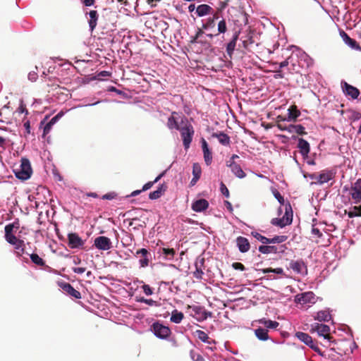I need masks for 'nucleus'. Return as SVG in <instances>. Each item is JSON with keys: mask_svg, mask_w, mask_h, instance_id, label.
I'll list each match as a JSON object with an SVG mask.
<instances>
[{"mask_svg": "<svg viewBox=\"0 0 361 361\" xmlns=\"http://www.w3.org/2000/svg\"><path fill=\"white\" fill-rule=\"evenodd\" d=\"M181 125L182 126L178 130L180 133L184 148L187 150L190 147V143L192 140L195 130L192 124L185 117L182 118Z\"/></svg>", "mask_w": 361, "mask_h": 361, "instance_id": "f257e3e1", "label": "nucleus"}, {"mask_svg": "<svg viewBox=\"0 0 361 361\" xmlns=\"http://www.w3.org/2000/svg\"><path fill=\"white\" fill-rule=\"evenodd\" d=\"M14 172L18 179L25 180L30 178L32 173L30 161L27 159L22 158L20 168L16 169Z\"/></svg>", "mask_w": 361, "mask_h": 361, "instance_id": "f03ea898", "label": "nucleus"}, {"mask_svg": "<svg viewBox=\"0 0 361 361\" xmlns=\"http://www.w3.org/2000/svg\"><path fill=\"white\" fill-rule=\"evenodd\" d=\"M310 332H317L318 336H323L330 342L333 339V337L330 335V327L326 324L314 323L311 325Z\"/></svg>", "mask_w": 361, "mask_h": 361, "instance_id": "7ed1b4c3", "label": "nucleus"}, {"mask_svg": "<svg viewBox=\"0 0 361 361\" xmlns=\"http://www.w3.org/2000/svg\"><path fill=\"white\" fill-rule=\"evenodd\" d=\"M152 329L154 335L161 339L167 338L171 333L169 327L159 322H154L152 326Z\"/></svg>", "mask_w": 361, "mask_h": 361, "instance_id": "20e7f679", "label": "nucleus"}, {"mask_svg": "<svg viewBox=\"0 0 361 361\" xmlns=\"http://www.w3.org/2000/svg\"><path fill=\"white\" fill-rule=\"evenodd\" d=\"M135 256L140 257L139 263L141 267L145 268L149 266V262L152 259V256L149 252L145 248H141L136 251Z\"/></svg>", "mask_w": 361, "mask_h": 361, "instance_id": "39448f33", "label": "nucleus"}, {"mask_svg": "<svg viewBox=\"0 0 361 361\" xmlns=\"http://www.w3.org/2000/svg\"><path fill=\"white\" fill-rule=\"evenodd\" d=\"M350 195L355 204H358L361 202V178H358L352 184L350 189Z\"/></svg>", "mask_w": 361, "mask_h": 361, "instance_id": "423d86ee", "label": "nucleus"}, {"mask_svg": "<svg viewBox=\"0 0 361 361\" xmlns=\"http://www.w3.org/2000/svg\"><path fill=\"white\" fill-rule=\"evenodd\" d=\"M94 246L99 250H108L113 247L110 238L106 236L97 237L94 240Z\"/></svg>", "mask_w": 361, "mask_h": 361, "instance_id": "0eeeda50", "label": "nucleus"}, {"mask_svg": "<svg viewBox=\"0 0 361 361\" xmlns=\"http://www.w3.org/2000/svg\"><path fill=\"white\" fill-rule=\"evenodd\" d=\"M295 336L302 342L305 343L310 348L313 349L315 352H319V348L314 343L312 338L307 334L298 331L295 334Z\"/></svg>", "mask_w": 361, "mask_h": 361, "instance_id": "6e6552de", "label": "nucleus"}, {"mask_svg": "<svg viewBox=\"0 0 361 361\" xmlns=\"http://www.w3.org/2000/svg\"><path fill=\"white\" fill-rule=\"evenodd\" d=\"M68 245L72 249L80 248L85 244V241L76 233H68Z\"/></svg>", "mask_w": 361, "mask_h": 361, "instance_id": "1a4fd4ad", "label": "nucleus"}, {"mask_svg": "<svg viewBox=\"0 0 361 361\" xmlns=\"http://www.w3.org/2000/svg\"><path fill=\"white\" fill-rule=\"evenodd\" d=\"M14 224H9L5 226V239L11 245H16L20 243V239L18 238L13 233Z\"/></svg>", "mask_w": 361, "mask_h": 361, "instance_id": "9d476101", "label": "nucleus"}, {"mask_svg": "<svg viewBox=\"0 0 361 361\" xmlns=\"http://www.w3.org/2000/svg\"><path fill=\"white\" fill-rule=\"evenodd\" d=\"M314 294L312 292H305L298 294L295 297V302L297 303L305 305L314 302Z\"/></svg>", "mask_w": 361, "mask_h": 361, "instance_id": "9b49d317", "label": "nucleus"}, {"mask_svg": "<svg viewBox=\"0 0 361 361\" xmlns=\"http://www.w3.org/2000/svg\"><path fill=\"white\" fill-rule=\"evenodd\" d=\"M58 285L70 296L75 299L81 298L80 293L75 290L70 283L66 282H59Z\"/></svg>", "mask_w": 361, "mask_h": 361, "instance_id": "f8f14e48", "label": "nucleus"}, {"mask_svg": "<svg viewBox=\"0 0 361 361\" xmlns=\"http://www.w3.org/2000/svg\"><path fill=\"white\" fill-rule=\"evenodd\" d=\"M340 36L348 46L351 49L361 51V47L353 39L350 38L349 35L343 30H340Z\"/></svg>", "mask_w": 361, "mask_h": 361, "instance_id": "ddd939ff", "label": "nucleus"}, {"mask_svg": "<svg viewBox=\"0 0 361 361\" xmlns=\"http://www.w3.org/2000/svg\"><path fill=\"white\" fill-rule=\"evenodd\" d=\"M240 33V30H234V32L232 36V39L231 41L227 44L226 46V53L229 56L230 58H232V55L233 54V51L235 50L237 41L239 38V35Z\"/></svg>", "mask_w": 361, "mask_h": 361, "instance_id": "4468645a", "label": "nucleus"}, {"mask_svg": "<svg viewBox=\"0 0 361 361\" xmlns=\"http://www.w3.org/2000/svg\"><path fill=\"white\" fill-rule=\"evenodd\" d=\"M336 172L333 170H323L319 173L318 184L322 185L334 178Z\"/></svg>", "mask_w": 361, "mask_h": 361, "instance_id": "2eb2a0df", "label": "nucleus"}, {"mask_svg": "<svg viewBox=\"0 0 361 361\" xmlns=\"http://www.w3.org/2000/svg\"><path fill=\"white\" fill-rule=\"evenodd\" d=\"M289 268L298 274H302L303 272V269L305 270L306 274L307 272V266L301 259L298 260H291L289 263Z\"/></svg>", "mask_w": 361, "mask_h": 361, "instance_id": "dca6fc26", "label": "nucleus"}, {"mask_svg": "<svg viewBox=\"0 0 361 361\" xmlns=\"http://www.w3.org/2000/svg\"><path fill=\"white\" fill-rule=\"evenodd\" d=\"M226 166L231 168V171L234 173L235 176L239 178H243L246 176L245 173L243 171L242 168L239 164L235 163L234 161H228L226 162Z\"/></svg>", "mask_w": 361, "mask_h": 361, "instance_id": "f3484780", "label": "nucleus"}, {"mask_svg": "<svg viewBox=\"0 0 361 361\" xmlns=\"http://www.w3.org/2000/svg\"><path fill=\"white\" fill-rule=\"evenodd\" d=\"M297 147L303 157H307L310 151V145L309 142L303 138H298Z\"/></svg>", "mask_w": 361, "mask_h": 361, "instance_id": "a211bd4d", "label": "nucleus"}, {"mask_svg": "<svg viewBox=\"0 0 361 361\" xmlns=\"http://www.w3.org/2000/svg\"><path fill=\"white\" fill-rule=\"evenodd\" d=\"M236 245L240 252H247L250 248V244L248 240L243 236H238L236 238Z\"/></svg>", "mask_w": 361, "mask_h": 361, "instance_id": "6ab92c4d", "label": "nucleus"}, {"mask_svg": "<svg viewBox=\"0 0 361 361\" xmlns=\"http://www.w3.org/2000/svg\"><path fill=\"white\" fill-rule=\"evenodd\" d=\"M209 207V202L205 199H200L192 204V209L196 212H201L206 210Z\"/></svg>", "mask_w": 361, "mask_h": 361, "instance_id": "aec40b11", "label": "nucleus"}, {"mask_svg": "<svg viewBox=\"0 0 361 361\" xmlns=\"http://www.w3.org/2000/svg\"><path fill=\"white\" fill-rule=\"evenodd\" d=\"M202 148L204 154V159L207 166L210 165L212 160V152L209 149L208 144L204 138L201 140Z\"/></svg>", "mask_w": 361, "mask_h": 361, "instance_id": "412c9836", "label": "nucleus"}, {"mask_svg": "<svg viewBox=\"0 0 361 361\" xmlns=\"http://www.w3.org/2000/svg\"><path fill=\"white\" fill-rule=\"evenodd\" d=\"M213 8L207 4H201L196 8L195 13L198 17H202L213 13Z\"/></svg>", "mask_w": 361, "mask_h": 361, "instance_id": "4be33fe9", "label": "nucleus"}, {"mask_svg": "<svg viewBox=\"0 0 361 361\" xmlns=\"http://www.w3.org/2000/svg\"><path fill=\"white\" fill-rule=\"evenodd\" d=\"M343 87L344 92L347 95L350 96L353 99H357L358 97L360 94V91L357 87L348 84L346 82H344Z\"/></svg>", "mask_w": 361, "mask_h": 361, "instance_id": "5701e85b", "label": "nucleus"}, {"mask_svg": "<svg viewBox=\"0 0 361 361\" xmlns=\"http://www.w3.org/2000/svg\"><path fill=\"white\" fill-rule=\"evenodd\" d=\"M301 113L295 105H292L288 109L287 121H296Z\"/></svg>", "mask_w": 361, "mask_h": 361, "instance_id": "b1692460", "label": "nucleus"}, {"mask_svg": "<svg viewBox=\"0 0 361 361\" xmlns=\"http://www.w3.org/2000/svg\"><path fill=\"white\" fill-rule=\"evenodd\" d=\"M204 259L203 258L200 259L198 261H196L195 271L193 272V276L197 279H202L204 272L202 271V267H204Z\"/></svg>", "mask_w": 361, "mask_h": 361, "instance_id": "393cba45", "label": "nucleus"}, {"mask_svg": "<svg viewBox=\"0 0 361 361\" xmlns=\"http://www.w3.org/2000/svg\"><path fill=\"white\" fill-rule=\"evenodd\" d=\"M212 136L213 137H216L218 139L219 142L222 145L228 146L230 145L231 140H230L229 136L223 132L214 133Z\"/></svg>", "mask_w": 361, "mask_h": 361, "instance_id": "a878e982", "label": "nucleus"}, {"mask_svg": "<svg viewBox=\"0 0 361 361\" xmlns=\"http://www.w3.org/2000/svg\"><path fill=\"white\" fill-rule=\"evenodd\" d=\"M89 15H90V20L88 21V23H89L90 29L91 30V32H92L95 29V27L97 25L99 14L97 11L92 10L89 12Z\"/></svg>", "mask_w": 361, "mask_h": 361, "instance_id": "bb28decb", "label": "nucleus"}, {"mask_svg": "<svg viewBox=\"0 0 361 361\" xmlns=\"http://www.w3.org/2000/svg\"><path fill=\"white\" fill-rule=\"evenodd\" d=\"M166 189H167L166 185H165V184L160 185L156 190L151 192L149 194V198L150 200H157V199L159 198L164 193V192L166 190Z\"/></svg>", "mask_w": 361, "mask_h": 361, "instance_id": "cd10ccee", "label": "nucleus"}, {"mask_svg": "<svg viewBox=\"0 0 361 361\" xmlns=\"http://www.w3.org/2000/svg\"><path fill=\"white\" fill-rule=\"evenodd\" d=\"M282 218L287 225H290L293 221V211L289 202L285 204V214Z\"/></svg>", "mask_w": 361, "mask_h": 361, "instance_id": "c85d7f7f", "label": "nucleus"}, {"mask_svg": "<svg viewBox=\"0 0 361 361\" xmlns=\"http://www.w3.org/2000/svg\"><path fill=\"white\" fill-rule=\"evenodd\" d=\"M194 335L197 337L198 339L202 341L204 343H207L208 344L215 343V341L211 339L207 334L202 330H196L194 332Z\"/></svg>", "mask_w": 361, "mask_h": 361, "instance_id": "c756f323", "label": "nucleus"}, {"mask_svg": "<svg viewBox=\"0 0 361 361\" xmlns=\"http://www.w3.org/2000/svg\"><path fill=\"white\" fill-rule=\"evenodd\" d=\"M175 115H178V113L173 111L171 113V116L168 118L167 126L169 129L178 130L180 127L178 123L177 118L175 117Z\"/></svg>", "mask_w": 361, "mask_h": 361, "instance_id": "7c9ffc66", "label": "nucleus"}, {"mask_svg": "<svg viewBox=\"0 0 361 361\" xmlns=\"http://www.w3.org/2000/svg\"><path fill=\"white\" fill-rule=\"evenodd\" d=\"M288 129L290 133H295L299 135H304L307 134L305 127L300 124L289 125Z\"/></svg>", "mask_w": 361, "mask_h": 361, "instance_id": "2f4dec72", "label": "nucleus"}, {"mask_svg": "<svg viewBox=\"0 0 361 361\" xmlns=\"http://www.w3.org/2000/svg\"><path fill=\"white\" fill-rule=\"evenodd\" d=\"M159 252L166 259H172L176 254V250L173 248L162 247L159 249Z\"/></svg>", "mask_w": 361, "mask_h": 361, "instance_id": "473e14b6", "label": "nucleus"}, {"mask_svg": "<svg viewBox=\"0 0 361 361\" xmlns=\"http://www.w3.org/2000/svg\"><path fill=\"white\" fill-rule=\"evenodd\" d=\"M259 251L263 254H270V253H277V247L274 245H268V244H265V245H260L259 247Z\"/></svg>", "mask_w": 361, "mask_h": 361, "instance_id": "72a5a7b5", "label": "nucleus"}, {"mask_svg": "<svg viewBox=\"0 0 361 361\" xmlns=\"http://www.w3.org/2000/svg\"><path fill=\"white\" fill-rule=\"evenodd\" d=\"M331 316L328 311L322 310L317 312V316L314 317V319H317L319 322H329L331 320Z\"/></svg>", "mask_w": 361, "mask_h": 361, "instance_id": "f704fd0d", "label": "nucleus"}, {"mask_svg": "<svg viewBox=\"0 0 361 361\" xmlns=\"http://www.w3.org/2000/svg\"><path fill=\"white\" fill-rule=\"evenodd\" d=\"M184 318V314L177 310H174L171 312V322L175 324H180Z\"/></svg>", "mask_w": 361, "mask_h": 361, "instance_id": "c9c22d12", "label": "nucleus"}, {"mask_svg": "<svg viewBox=\"0 0 361 361\" xmlns=\"http://www.w3.org/2000/svg\"><path fill=\"white\" fill-rule=\"evenodd\" d=\"M255 336L261 341H267L269 338L268 330L263 328H258L255 330Z\"/></svg>", "mask_w": 361, "mask_h": 361, "instance_id": "e433bc0d", "label": "nucleus"}, {"mask_svg": "<svg viewBox=\"0 0 361 361\" xmlns=\"http://www.w3.org/2000/svg\"><path fill=\"white\" fill-rule=\"evenodd\" d=\"M253 35V32L250 31L245 36V39H243L242 43L245 49H247L250 45L255 42Z\"/></svg>", "mask_w": 361, "mask_h": 361, "instance_id": "4c0bfd02", "label": "nucleus"}, {"mask_svg": "<svg viewBox=\"0 0 361 361\" xmlns=\"http://www.w3.org/2000/svg\"><path fill=\"white\" fill-rule=\"evenodd\" d=\"M15 249V254L17 257H22L25 252V243L23 240H20V243H18L16 245H13Z\"/></svg>", "mask_w": 361, "mask_h": 361, "instance_id": "58836bf2", "label": "nucleus"}, {"mask_svg": "<svg viewBox=\"0 0 361 361\" xmlns=\"http://www.w3.org/2000/svg\"><path fill=\"white\" fill-rule=\"evenodd\" d=\"M345 214H347L349 218H353L355 216H361V205L354 206L353 210L348 212L345 210Z\"/></svg>", "mask_w": 361, "mask_h": 361, "instance_id": "ea45409f", "label": "nucleus"}, {"mask_svg": "<svg viewBox=\"0 0 361 361\" xmlns=\"http://www.w3.org/2000/svg\"><path fill=\"white\" fill-rule=\"evenodd\" d=\"M259 323L263 324L265 327L269 329H276L279 324L276 321L267 320L266 319H262L259 321Z\"/></svg>", "mask_w": 361, "mask_h": 361, "instance_id": "a19ab883", "label": "nucleus"}, {"mask_svg": "<svg viewBox=\"0 0 361 361\" xmlns=\"http://www.w3.org/2000/svg\"><path fill=\"white\" fill-rule=\"evenodd\" d=\"M30 257L32 262L34 264H35L38 266H41V267H43L45 265L44 260L42 258H41L37 254L32 253L30 255Z\"/></svg>", "mask_w": 361, "mask_h": 361, "instance_id": "79ce46f5", "label": "nucleus"}, {"mask_svg": "<svg viewBox=\"0 0 361 361\" xmlns=\"http://www.w3.org/2000/svg\"><path fill=\"white\" fill-rule=\"evenodd\" d=\"M251 235L257 240L261 242L263 244H269V238L261 235L258 232L252 231L251 232Z\"/></svg>", "mask_w": 361, "mask_h": 361, "instance_id": "37998d69", "label": "nucleus"}, {"mask_svg": "<svg viewBox=\"0 0 361 361\" xmlns=\"http://www.w3.org/2000/svg\"><path fill=\"white\" fill-rule=\"evenodd\" d=\"M291 64L292 66H293V70L295 71V63H293V58L292 56L288 57L285 61L281 62L279 66V70H281V68H284V67H286L288 66L289 64Z\"/></svg>", "mask_w": 361, "mask_h": 361, "instance_id": "c03bdc74", "label": "nucleus"}, {"mask_svg": "<svg viewBox=\"0 0 361 361\" xmlns=\"http://www.w3.org/2000/svg\"><path fill=\"white\" fill-rule=\"evenodd\" d=\"M164 173H161L153 181H149V182L145 183L143 185L142 190L146 191V190L150 189L154 183H157L161 179V178L164 176Z\"/></svg>", "mask_w": 361, "mask_h": 361, "instance_id": "a18cd8bd", "label": "nucleus"}, {"mask_svg": "<svg viewBox=\"0 0 361 361\" xmlns=\"http://www.w3.org/2000/svg\"><path fill=\"white\" fill-rule=\"evenodd\" d=\"M262 271L264 274L274 273V274H279V275H282V276H286V274H284L283 269L282 268H276V269L267 268V269H262Z\"/></svg>", "mask_w": 361, "mask_h": 361, "instance_id": "49530a36", "label": "nucleus"}, {"mask_svg": "<svg viewBox=\"0 0 361 361\" xmlns=\"http://www.w3.org/2000/svg\"><path fill=\"white\" fill-rule=\"evenodd\" d=\"M202 173L201 166L198 163H194L192 165V175L193 177L200 178Z\"/></svg>", "mask_w": 361, "mask_h": 361, "instance_id": "de8ad7c7", "label": "nucleus"}, {"mask_svg": "<svg viewBox=\"0 0 361 361\" xmlns=\"http://www.w3.org/2000/svg\"><path fill=\"white\" fill-rule=\"evenodd\" d=\"M286 235H276L272 238H269V244L271 243H281L286 240Z\"/></svg>", "mask_w": 361, "mask_h": 361, "instance_id": "09e8293b", "label": "nucleus"}, {"mask_svg": "<svg viewBox=\"0 0 361 361\" xmlns=\"http://www.w3.org/2000/svg\"><path fill=\"white\" fill-rule=\"evenodd\" d=\"M227 31L226 23L224 19L221 20L218 23V34L225 33Z\"/></svg>", "mask_w": 361, "mask_h": 361, "instance_id": "8fccbe9b", "label": "nucleus"}, {"mask_svg": "<svg viewBox=\"0 0 361 361\" xmlns=\"http://www.w3.org/2000/svg\"><path fill=\"white\" fill-rule=\"evenodd\" d=\"M271 224H273L274 226H279L281 228H283V227L287 226L286 222H284V219L283 218H280V219L274 218L271 219Z\"/></svg>", "mask_w": 361, "mask_h": 361, "instance_id": "3c124183", "label": "nucleus"}, {"mask_svg": "<svg viewBox=\"0 0 361 361\" xmlns=\"http://www.w3.org/2000/svg\"><path fill=\"white\" fill-rule=\"evenodd\" d=\"M204 34V32L202 29H198L197 32H196L195 35L192 37L191 39V43L195 42H202V41H199V38Z\"/></svg>", "mask_w": 361, "mask_h": 361, "instance_id": "603ef678", "label": "nucleus"}, {"mask_svg": "<svg viewBox=\"0 0 361 361\" xmlns=\"http://www.w3.org/2000/svg\"><path fill=\"white\" fill-rule=\"evenodd\" d=\"M215 26V23L214 19H211V18H208L207 22L203 24L202 28L204 30L209 29L210 27H214Z\"/></svg>", "mask_w": 361, "mask_h": 361, "instance_id": "864d4df0", "label": "nucleus"}, {"mask_svg": "<svg viewBox=\"0 0 361 361\" xmlns=\"http://www.w3.org/2000/svg\"><path fill=\"white\" fill-rule=\"evenodd\" d=\"M220 190L223 195H224L226 197H229V190L223 182H221L220 184Z\"/></svg>", "mask_w": 361, "mask_h": 361, "instance_id": "5fc2aeb1", "label": "nucleus"}, {"mask_svg": "<svg viewBox=\"0 0 361 361\" xmlns=\"http://www.w3.org/2000/svg\"><path fill=\"white\" fill-rule=\"evenodd\" d=\"M273 194H274V197H276V199L278 200V201L279 202V203L281 204H284V202H285L284 198L277 190H275L274 191H273Z\"/></svg>", "mask_w": 361, "mask_h": 361, "instance_id": "6e6d98bb", "label": "nucleus"}, {"mask_svg": "<svg viewBox=\"0 0 361 361\" xmlns=\"http://www.w3.org/2000/svg\"><path fill=\"white\" fill-rule=\"evenodd\" d=\"M17 111L19 113V114H23V113H25V114H28V111L26 109V106L25 104L23 103V101H20V105L17 109Z\"/></svg>", "mask_w": 361, "mask_h": 361, "instance_id": "4d7b16f0", "label": "nucleus"}, {"mask_svg": "<svg viewBox=\"0 0 361 361\" xmlns=\"http://www.w3.org/2000/svg\"><path fill=\"white\" fill-rule=\"evenodd\" d=\"M142 288L143 289L144 293L147 295H152L153 290H152V288L149 285L145 284V285L142 286Z\"/></svg>", "mask_w": 361, "mask_h": 361, "instance_id": "13d9d810", "label": "nucleus"}, {"mask_svg": "<svg viewBox=\"0 0 361 361\" xmlns=\"http://www.w3.org/2000/svg\"><path fill=\"white\" fill-rule=\"evenodd\" d=\"M232 267L234 269H236V270H240V271L245 270V266L240 262H234V263H233Z\"/></svg>", "mask_w": 361, "mask_h": 361, "instance_id": "bf43d9fd", "label": "nucleus"}, {"mask_svg": "<svg viewBox=\"0 0 361 361\" xmlns=\"http://www.w3.org/2000/svg\"><path fill=\"white\" fill-rule=\"evenodd\" d=\"M231 0H226L219 3V7L217 8L218 12H222V11L228 6V3Z\"/></svg>", "mask_w": 361, "mask_h": 361, "instance_id": "052dcab7", "label": "nucleus"}, {"mask_svg": "<svg viewBox=\"0 0 361 361\" xmlns=\"http://www.w3.org/2000/svg\"><path fill=\"white\" fill-rule=\"evenodd\" d=\"M188 308H191L192 310V311L195 314H197L202 313V307L200 306H197V305H193V306L188 305Z\"/></svg>", "mask_w": 361, "mask_h": 361, "instance_id": "680f3d73", "label": "nucleus"}, {"mask_svg": "<svg viewBox=\"0 0 361 361\" xmlns=\"http://www.w3.org/2000/svg\"><path fill=\"white\" fill-rule=\"evenodd\" d=\"M52 126H53L49 122H48L47 123L45 124V126H44V130H43V136H45L50 132Z\"/></svg>", "mask_w": 361, "mask_h": 361, "instance_id": "e2e57ef3", "label": "nucleus"}, {"mask_svg": "<svg viewBox=\"0 0 361 361\" xmlns=\"http://www.w3.org/2000/svg\"><path fill=\"white\" fill-rule=\"evenodd\" d=\"M62 115H63V113L59 112L58 114H56L55 116H54L49 122L52 126H54L59 121V119L62 116Z\"/></svg>", "mask_w": 361, "mask_h": 361, "instance_id": "0e129e2a", "label": "nucleus"}, {"mask_svg": "<svg viewBox=\"0 0 361 361\" xmlns=\"http://www.w3.org/2000/svg\"><path fill=\"white\" fill-rule=\"evenodd\" d=\"M276 126L281 130H283V131H288L289 133V126H286V124L283 123V122L282 123H279L276 124Z\"/></svg>", "mask_w": 361, "mask_h": 361, "instance_id": "69168bd1", "label": "nucleus"}, {"mask_svg": "<svg viewBox=\"0 0 361 361\" xmlns=\"http://www.w3.org/2000/svg\"><path fill=\"white\" fill-rule=\"evenodd\" d=\"M37 78V73H35V71L33 72H30L29 74H28V79L32 81V82H35Z\"/></svg>", "mask_w": 361, "mask_h": 361, "instance_id": "338daca9", "label": "nucleus"}, {"mask_svg": "<svg viewBox=\"0 0 361 361\" xmlns=\"http://www.w3.org/2000/svg\"><path fill=\"white\" fill-rule=\"evenodd\" d=\"M192 359L194 361H205L204 358L201 355L195 353Z\"/></svg>", "mask_w": 361, "mask_h": 361, "instance_id": "774afa93", "label": "nucleus"}]
</instances>
